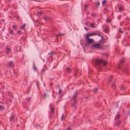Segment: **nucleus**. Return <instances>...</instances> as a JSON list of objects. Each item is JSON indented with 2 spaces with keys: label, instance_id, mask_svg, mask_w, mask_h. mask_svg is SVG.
Here are the masks:
<instances>
[{
  "label": "nucleus",
  "instance_id": "1",
  "mask_svg": "<svg viewBox=\"0 0 130 130\" xmlns=\"http://www.w3.org/2000/svg\"><path fill=\"white\" fill-rule=\"evenodd\" d=\"M94 65L98 69H100L102 70L103 67L105 66L107 64V62L104 60L96 59H94L92 62Z\"/></svg>",
  "mask_w": 130,
  "mask_h": 130
},
{
  "label": "nucleus",
  "instance_id": "2",
  "mask_svg": "<svg viewBox=\"0 0 130 130\" xmlns=\"http://www.w3.org/2000/svg\"><path fill=\"white\" fill-rule=\"evenodd\" d=\"M86 40L85 44V46L90 45V44L92 43L94 41V40L93 39L89 38H86Z\"/></svg>",
  "mask_w": 130,
  "mask_h": 130
},
{
  "label": "nucleus",
  "instance_id": "3",
  "mask_svg": "<svg viewBox=\"0 0 130 130\" xmlns=\"http://www.w3.org/2000/svg\"><path fill=\"white\" fill-rule=\"evenodd\" d=\"M91 47L98 49H102L103 48V46L99 43H94L93 44L91 45Z\"/></svg>",
  "mask_w": 130,
  "mask_h": 130
},
{
  "label": "nucleus",
  "instance_id": "4",
  "mask_svg": "<svg viewBox=\"0 0 130 130\" xmlns=\"http://www.w3.org/2000/svg\"><path fill=\"white\" fill-rule=\"evenodd\" d=\"M78 91H75V93L74 95V96L72 97V100H76V99L77 96L78 94Z\"/></svg>",
  "mask_w": 130,
  "mask_h": 130
},
{
  "label": "nucleus",
  "instance_id": "5",
  "mask_svg": "<svg viewBox=\"0 0 130 130\" xmlns=\"http://www.w3.org/2000/svg\"><path fill=\"white\" fill-rule=\"evenodd\" d=\"M97 35V33H91V34H87L86 35V38H89V37L93 35Z\"/></svg>",
  "mask_w": 130,
  "mask_h": 130
},
{
  "label": "nucleus",
  "instance_id": "6",
  "mask_svg": "<svg viewBox=\"0 0 130 130\" xmlns=\"http://www.w3.org/2000/svg\"><path fill=\"white\" fill-rule=\"evenodd\" d=\"M120 89L121 90H124L126 89V87L124 86L123 85H121L119 86Z\"/></svg>",
  "mask_w": 130,
  "mask_h": 130
},
{
  "label": "nucleus",
  "instance_id": "7",
  "mask_svg": "<svg viewBox=\"0 0 130 130\" xmlns=\"http://www.w3.org/2000/svg\"><path fill=\"white\" fill-rule=\"evenodd\" d=\"M51 18L50 17H46L44 18V19L45 21H48L49 20H50Z\"/></svg>",
  "mask_w": 130,
  "mask_h": 130
},
{
  "label": "nucleus",
  "instance_id": "8",
  "mask_svg": "<svg viewBox=\"0 0 130 130\" xmlns=\"http://www.w3.org/2000/svg\"><path fill=\"white\" fill-rule=\"evenodd\" d=\"M73 102L71 104V107L74 106L77 103V100H74Z\"/></svg>",
  "mask_w": 130,
  "mask_h": 130
},
{
  "label": "nucleus",
  "instance_id": "9",
  "mask_svg": "<svg viewBox=\"0 0 130 130\" xmlns=\"http://www.w3.org/2000/svg\"><path fill=\"white\" fill-rule=\"evenodd\" d=\"M100 3L99 1L95 3V6L96 8L99 7L100 6Z\"/></svg>",
  "mask_w": 130,
  "mask_h": 130
},
{
  "label": "nucleus",
  "instance_id": "10",
  "mask_svg": "<svg viewBox=\"0 0 130 130\" xmlns=\"http://www.w3.org/2000/svg\"><path fill=\"white\" fill-rule=\"evenodd\" d=\"M122 70L123 72L124 71L126 72H127L128 68L127 67L123 68V69H122Z\"/></svg>",
  "mask_w": 130,
  "mask_h": 130
},
{
  "label": "nucleus",
  "instance_id": "11",
  "mask_svg": "<svg viewBox=\"0 0 130 130\" xmlns=\"http://www.w3.org/2000/svg\"><path fill=\"white\" fill-rule=\"evenodd\" d=\"M32 67L34 70L35 71L37 70V68L35 66V63H33Z\"/></svg>",
  "mask_w": 130,
  "mask_h": 130
},
{
  "label": "nucleus",
  "instance_id": "12",
  "mask_svg": "<svg viewBox=\"0 0 130 130\" xmlns=\"http://www.w3.org/2000/svg\"><path fill=\"white\" fill-rule=\"evenodd\" d=\"M121 121L120 120H118L117 122H116V125L114 124V125L115 126H117V127L118 125H120V124L121 123Z\"/></svg>",
  "mask_w": 130,
  "mask_h": 130
},
{
  "label": "nucleus",
  "instance_id": "13",
  "mask_svg": "<svg viewBox=\"0 0 130 130\" xmlns=\"http://www.w3.org/2000/svg\"><path fill=\"white\" fill-rule=\"evenodd\" d=\"M13 62L12 61H10L8 63V66L10 67H11L12 66Z\"/></svg>",
  "mask_w": 130,
  "mask_h": 130
},
{
  "label": "nucleus",
  "instance_id": "14",
  "mask_svg": "<svg viewBox=\"0 0 130 130\" xmlns=\"http://www.w3.org/2000/svg\"><path fill=\"white\" fill-rule=\"evenodd\" d=\"M104 40V39L103 37H102V38L101 40L99 41V43L100 44L102 43V42Z\"/></svg>",
  "mask_w": 130,
  "mask_h": 130
},
{
  "label": "nucleus",
  "instance_id": "15",
  "mask_svg": "<svg viewBox=\"0 0 130 130\" xmlns=\"http://www.w3.org/2000/svg\"><path fill=\"white\" fill-rule=\"evenodd\" d=\"M26 26V23H24V24L22 25L21 27H20V28L21 29H23Z\"/></svg>",
  "mask_w": 130,
  "mask_h": 130
},
{
  "label": "nucleus",
  "instance_id": "16",
  "mask_svg": "<svg viewBox=\"0 0 130 130\" xmlns=\"http://www.w3.org/2000/svg\"><path fill=\"white\" fill-rule=\"evenodd\" d=\"M107 1L106 0H103L102 1V4L103 6H104L105 5V4Z\"/></svg>",
  "mask_w": 130,
  "mask_h": 130
},
{
  "label": "nucleus",
  "instance_id": "17",
  "mask_svg": "<svg viewBox=\"0 0 130 130\" xmlns=\"http://www.w3.org/2000/svg\"><path fill=\"white\" fill-rule=\"evenodd\" d=\"M120 115H117L115 117V119L116 120V119H118L120 117Z\"/></svg>",
  "mask_w": 130,
  "mask_h": 130
},
{
  "label": "nucleus",
  "instance_id": "18",
  "mask_svg": "<svg viewBox=\"0 0 130 130\" xmlns=\"http://www.w3.org/2000/svg\"><path fill=\"white\" fill-rule=\"evenodd\" d=\"M90 26L91 28H95V24L93 23H91Z\"/></svg>",
  "mask_w": 130,
  "mask_h": 130
},
{
  "label": "nucleus",
  "instance_id": "19",
  "mask_svg": "<svg viewBox=\"0 0 130 130\" xmlns=\"http://www.w3.org/2000/svg\"><path fill=\"white\" fill-rule=\"evenodd\" d=\"M48 55H50V56L51 57H52L53 55V52H49L48 54Z\"/></svg>",
  "mask_w": 130,
  "mask_h": 130
},
{
  "label": "nucleus",
  "instance_id": "20",
  "mask_svg": "<svg viewBox=\"0 0 130 130\" xmlns=\"http://www.w3.org/2000/svg\"><path fill=\"white\" fill-rule=\"evenodd\" d=\"M7 51H6V53L7 54H8L10 51V49L9 48H7Z\"/></svg>",
  "mask_w": 130,
  "mask_h": 130
},
{
  "label": "nucleus",
  "instance_id": "21",
  "mask_svg": "<svg viewBox=\"0 0 130 130\" xmlns=\"http://www.w3.org/2000/svg\"><path fill=\"white\" fill-rule=\"evenodd\" d=\"M35 127L37 129H39V128L41 127L39 125H36L35 126Z\"/></svg>",
  "mask_w": 130,
  "mask_h": 130
},
{
  "label": "nucleus",
  "instance_id": "22",
  "mask_svg": "<svg viewBox=\"0 0 130 130\" xmlns=\"http://www.w3.org/2000/svg\"><path fill=\"white\" fill-rule=\"evenodd\" d=\"M14 119V116L13 115H12L11 118H10V119L11 120H13Z\"/></svg>",
  "mask_w": 130,
  "mask_h": 130
},
{
  "label": "nucleus",
  "instance_id": "23",
  "mask_svg": "<svg viewBox=\"0 0 130 130\" xmlns=\"http://www.w3.org/2000/svg\"><path fill=\"white\" fill-rule=\"evenodd\" d=\"M125 61L124 60H123L122 61H121L120 62V66H122V64Z\"/></svg>",
  "mask_w": 130,
  "mask_h": 130
},
{
  "label": "nucleus",
  "instance_id": "24",
  "mask_svg": "<svg viewBox=\"0 0 130 130\" xmlns=\"http://www.w3.org/2000/svg\"><path fill=\"white\" fill-rule=\"evenodd\" d=\"M4 109V107L2 105H0V110H3Z\"/></svg>",
  "mask_w": 130,
  "mask_h": 130
},
{
  "label": "nucleus",
  "instance_id": "25",
  "mask_svg": "<svg viewBox=\"0 0 130 130\" xmlns=\"http://www.w3.org/2000/svg\"><path fill=\"white\" fill-rule=\"evenodd\" d=\"M37 15H40L41 14H42V12H37Z\"/></svg>",
  "mask_w": 130,
  "mask_h": 130
},
{
  "label": "nucleus",
  "instance_id": "26",
  "mask_svg": "<svg viewBox=\"0 0 130 130\" xmlns=\"http://www.w3.org/2000/svg\"><path fill=\"white\" fill-rule=\"evenodd\" d=\"M30 99H31L29 97L27 99V102H28V103H29V104H30Z\"/></svg>",
  "mask_w": 130,
  "mask_h": 130
},
{
  "label": "nucleus",
  "instance_id": "27",
  "mask_svg": "<svg viewBox=\"0 0 130 130\" xmlns=\"http://www.w3.org/2000/svg\"><path fill=\"white\" fill-rule=\"evenodd\" d=\"M104 11L105 12V14H107V9L106 8H104Z\"/></svg>",
  "mask_w": 130,
  "mask_h": 130
},
{
  "label": "nucleus",
  "instance_id": "28",
  "mask_svg": "<svg viewBox=\"0 0 130 130\" xmlns=\"http://www.w3.org/2000/svg\"><path fill=\"white\" fill-rule=\"evenodd\" d=\"M46 96H47L46 93H44L43 94V98L45 99V97Z\"/></svg>",
  "mask_w": 130,
  "mask_h": 130
},
{
  "label": "nucleus",
  "instance_id": "29",
  "mask_svg": "<svg viewBox=\"0 0 130 130\" xmlns=\"http://www.w3.org/2000/svg\"><path fill=\"white\" fill-rule=\"evenodd\" d=\"M70 71V69L69 68H68L67 69V71L68 73H69Z\"/></svg>",
  "mask_w": 130,
  "mask_h": 130
},
{
  "label": "nucleus",
  "instance_id": "30",
  "mask_svg": "<svg viewBox=\"0 0 130 130\" xmlns=\"http://www.w3.org/2000/svg\"><path fill=\"white\" fill-rule=\"evenodd\" d=\"M99 89V88H95V89H94L93 90V91L94 92H95L96 91H97Z\"/></svg>",
  "mask_w": 130,
  "mask_h": 130
},
{
  "label": "nucleus",
  "instance_id": "31",
  "mask_svg": "<svg viewBox=\"0 0 130 130\" xmlns=\"http://www.w3.org/2000/svg\"><path fill=\"white\" fill-rule=\"evenodd\" d=\"M12 27L14 29H16L17 28L16 26L14 25Z\"/></svg>",
  "mask_w": 130,
  "mask_h": 130
},
{
  "label": "nucleus",
  "instance_id": "32",
  "mask_svg": "<svg viewBox=\"0 0 130 130\" xmlns=\"http://www.w3.org/2000/svg\"><path fill=\"white\" fill-rule=\"evenodd\" d=\"M111 20L109 18H107V21L108 22V23H110V22H111Z\"/></svg>",
  "mask_w": 130,
  "mask_h": 130
},
{
  "label": "nucleus",
  "instance_id": "33",
  "mask_svg": "<svg viewBox=\"0 0 130 130\" xmlns=\"http://www.w3.org/2000/svg\"><path fill=\"white\" fill-rule=\"evenodd\" d=\"M51 111L52 113H54V109L53 108H52L51 109Z\"/></svg>",
  "mask_w": 130,
  "mask_h": 130
},
{
  "label": "nucleus",
  "instance_id": "34",
  "mask_svg": "<svg viewBox=\"0 0 130 130\" xmlns=\"http://www.w3.org/2000/svg\"><path fill=\"white\" fill-rule=\"evenodd\" d=\"M119 106V104H118L117 103H116V106L115 107V108H117Z\"/></svg>",
  "mask_w": 130,
  "mask_h": 130
},
{
  "label": "nucleus",
  "instance_id": "35",
  "mask_svg": "<svg viewBox=\"0 0 130 130\" xmlns=\"http://www.w3.org/2000/svg\"><path fill=\"white\" fill-rule=\"evenodd\" d=\"M111 87L112 88H113V87L115 88V84H114L113 83L111 85Z\"/></svg>",
  "mask_w": 130,
  "mask_h": 130
},
{
  "label": "nucleus",
  "instance_id": "36",
  "mask_svg": "<svg viewBox=\"0 0 130 130\" xmlns=\"http://www.w3.org/2000/svg\"><path fill=\"white\" fill-rule=\"evenodd\" d=\"M113 77L112 76H111L110 77V79H109V80L110 81H111L113 79Z\"/></svg>",
  "mask_w": 130,
  "mask_h": 130
},
{
  "label": "nucleus",
  "instance_id": "37",
  "mask_svg": "<svg viewBox=\"0 0 130 130\" xmlns=\"http://www.w3.org/2000/svg\"><path fill=\"white\" fill-rule=\"evenodd\" d=\"M9 32L11 34L13 33V31L12 30H10Z\"/></svg>",
  "mask_w": 130,
  "mask_h": 130
},
{
  "label": "nucleus",
  "instance_id": "38",
  "mask_svg": "<svg viewBox=\"0 0 130 130\" xmlns=\"http://www.w3.org/2000/svg\"><path fill=\"white\" fill-rule=\"evenodd\" d=\"M119 31H120V32H121V33H122V34H123V32L122 31H121V28H119Z\"/></svg>",
  "mask_w": 130,
  "mask_h": 130
},
{
  "label": "nucleus",
  "instance_id": "39",
  "mask_svg": "<svg viewBox=\"0 0 130 130\" xmlns=\"http://www.w3.org/2000/svg\"><path fill=\"white\" fill-rule=\"evenodd\" d=\"M61 89H59V91L58 92L59 94H60L61 93Z\"/></svg>",
  "mask_w": 130,
  "mask_h": 130
},
{
  "label": "nucleus",
  "instance_id": "40",
  "mask_svg": "<svg viewBox=\"0 0 130 130\" xmlns=\"http://www.w3.org/2000/svg\"><path fill=\"white\" fill-rule=\"evenodd\" d=\"M97 35L98 36L101 37H103L102 36H101V35L99 33H97Z\"/></svg>",
  "mask_w": 130,
  "mask_h": 130
},
{
  "label": "nucleus",
  "instance_id": "41",
  "mask_svg": "<svg viewBox=\"0 0 130 130\" xmlns=\"http://www.w3.org/2000/svg\"><path fill=\"white\" fill-rule=\"evenodd\" d=\"M18 33L19 34H20V35L21 34V31L20 30H19L18 31Z\"/></svg>",
  "mask_w": 130,
  "mask_h": 130
},
{
  "label": "nucleus",
  "instance_id": "42",
  "mask_svg": "<svg viewBox=\"0 0 130 130\" xmlns=\"http://www.w3.org/2000/svg\"><path fill=\"white\" fill-rule=\"evenodd\" d=\"M63 117H64V115L62 114V117H61V120H63Z\"/></svg>",
  "mask_w": 130,
  "mask_h": 130
},
{
  "label": "nucleus",
  "instance_id": "43",
  "mask_svg": "<svg viewBox=\"0 0 130 130\" xmlns=\"http://www.w3.org/2000/svg\"><path fill=\"white\" fill-rule=\"evenodd\" d=\"M0 25H2V26H3L4 25L3 23H0Z\"/></svg>",
  "mask_w": 130,
  "mask_h": 130
},
{
  "label": "nucleus",
  "instance_id": "44",
  "mask_svg": "<svg viewBox=\"0 0 130 130\" xmlns=\"http://www.w3.org/2000/svg\"><path fill=\"white\" fill-rule=\"evenodd\" d=\"M87 7H88V6L87 5H85V8H87Z\"/></svg>",
  "mask_w": 130,
  "mask_h": 130
},
{
  "label": "nucleus",
  "instance_id": "45",
  "mask_svg": "<svg viewBox=\"0 0 130 130\" xmlns=\"http://www.w3.org/2000/svg\"><path fill=\"white\" fill-rule=\"evenodd\" d=\"M122 7H120L119 9L120 10H122Z\"/></svg>",
  "mask_w": 130,
  "mask_h": 130
},
{
  "label": "nucleus",
  "instance_id": "46",
  "mask_svg": "<svg viewBox=\"0 0 130 130\" xmlns=\"http://www.w3.org/2000/svg\"><path fill=\"white\" fill-rule=\"evenodd\" d=\"M71 130V129L70 127H69L67 129V130Z\"/></svg>",
  "mask_w": 130,
  "mask_h": 130
},
{
  "label": "nucleus",
  "instance_id": "47",
  "mask_svg": "<svg viewBox=\"0 0 130 130\" xmlns=\"http://www.w3.org/2000/svg\"><path fill=\"white\" fill-rule=\"evenodd\" d=\"M127 113L129 115H130V110L127 112Z\"/></svg>",
  "mask_w": 130,
  "mask_h": 130
},
{
  "label": "nucleus",
  "instance_id": "48",
  "mask_svg": "<svg viewBox=\"0 0 130 130\" xmlns=\"http://www.w3.org/2000/svg\"><path fill=\"white\" fill-rule=\"evenodd\" d=\"M84 28L86 30H88V28L86 27H84Z\"/></svg>",
  "mask_w": 130,
  "mask_h": 130
},
{
  "label": "nucleus",
  "instance_id": "49",
  "mask_svg": "<svg viewBox=\"0 0 130 130\" xmlns=\"http://www.w3.org/2000/svg\"><path fill=\"white\" fill-rule=\"evenodd\" d=\"M62 35L63 36H64V34H60L59 35Z\"/></svg>",
  "mask_w": 130,
  "mask_h": 130
},
{
  "label": "nucleus",
  "instance_id": "50",
  "mask_svg": "<svg viewBox=\"0 0 130 130\" xmlns=\"http://www.w3.org/2000/svg\"><path fill=\"white\" fill-rule=\"evenodd\" d=\"M96 14L95 13H93L92 14V15L93 16H95L96 15Z\"/></svg>",
  "mask_w": 130,
  "mask_h": 130
},
{
  "label": "nucleus",
  "instance_id": "51",
  "mask_svg": "<svg viewBox=\"0 0 130 130\" xmlns=\"http://www.w3.org/2000/svg\"><path fill=\"white\" fill-rule=\"evenodd\" d=\"M105 30L106 31H108V29L107 28H106L105 29Z\"/></svg>",
  "mask_w": 130,
  "mask_h": 130
},
{
  "label": "nucleus",
  "instance_id": "52",
  "mask_svg": "<svg viewBox=\"0 0 130 130\" xmlns=\"http://www.w3.org/2000/svg\"><path fill=\"white\" fill-rule=\"evenodd\" d=\"M2 21L4 23V19H2Z\"/></svg>",
  "mask_w": 130,
  "mask_h": 130
},
{
  "label": "nucleus",
  "instance_id": "53",
  "mask_svg": "<svg viewBox=\"0 0 130 130\" xmlns=\"http://www.w3.org/2000/svg\"><path fill=\"white\" fill-rule=\"evenodd\" d=\"M25 37L24 36H23L22 37V38H23V39H25Z\"/></svg>",
  "mask_w": 130,
  "mask_h": 130
},
{
  "label": "nucleus",
  "instance_id": "54",
  "mask_svg": "<svg viewBox=\"0 0 130 130\" xmlns=\"http://www.w3.org/2000/svg\"><path fill=\"white\" fill-rule=\"evenodd\" d=\"M106 57H108L109 56V55L108 54H106Z\"/></svg>",
  "mask_w": 130,
  "mask_h": 130
},
{
  "label": "nucleus",
  "instance_id": "55",
  "mask_svg": "<svg viewBox=\"0 0 130 130\" xmlns=\"http://www.w3.org/2000/svg\"><path fill=\"white\" fill-rule=\"evenodd\" d=\"M88 98V96H86L85 97V98L86 99H87Z\"/></svg>",
  "mask_w": 130,
  "mask_h": 130
},
{
  "label": "nucleus",
  "instance_id": "56",
  "mask_svg": "<svg viewBox=\"0 0 130 130\" xmlns=\"http://www.w3.org/2000/svg\"><path fill=\"white\" fill-rule=\"evenodd\" d=\"M17 18H19V16H17Z\"/></svg>",
  "mask_w": 130,
  "mask_h": 130
}]
</instances>
